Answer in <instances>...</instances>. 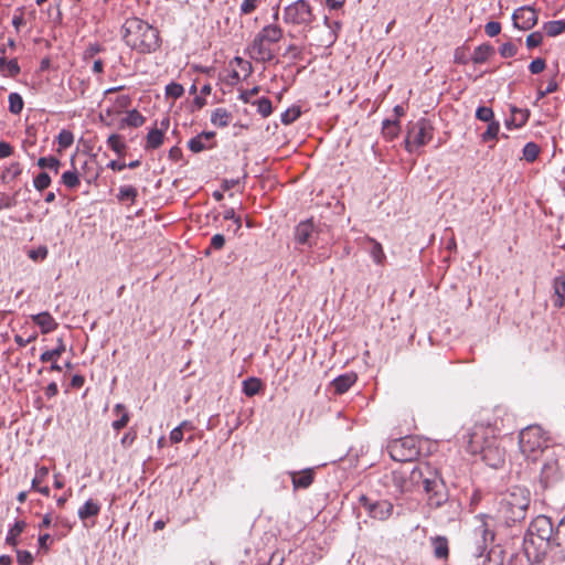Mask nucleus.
<instances>
[{
    "instance_id": "1",
    "label": "nucleus",
    "mask_w": 565,
    "mask_h": 565,
    "mask_svg": "<svg viewBox=\"0 0 565 565\" xmlns=\"http://www.w3.org/2000/svg\"><path fill=\"white\" fill-rule=\"evenodd\" d=\"M523 551L531 564L542 563L548 554L565 561V515L557 524L546 515L533 519L524 534Z\"/></svg>"
},
{
    "instance_id": "2",
    "label": "nucleus",
    "mask_w": 565,
    "mask_h": 565,
    "mask_svg": "<svg viewBox=\"0 0 565 565\" xmlns=\"http://www.w3.org/2000/svg\"><path fill=\"white\" fill-rule=\"evenodd\" d=\"M392 484L399 493L412 491V484L423 483L427 494V503L431 508H440L448 502L449 493L439 471L429 463L419 465L413 468L409 473L406 471H393Z\"/></svg>"
},
{
    "instance_id": "3",
    "label": "nucleus",
    "mask_w": 565,
    "mask_h": 565,
    "mask_svg": "<svg viewBox=\"0 0 565 565\" xmlns=\"http://www.w3.org/2000/svg\"><path fill=\"white\" fill-rule=\"evenodd\" d=\"M122 39L127 46L141 54L153 53L161 45L159 31L139 18H129L125 21Z\"/></svg>"
},
{
    "instance_id": "4",
    "label": "nucleus",
    "mask_w": 565,
    "mask_h": 565,
    "mask_svg": "<svg viewBox=\"0 0 565 565\" xmlns=\"http://www.w3.org/2000/svg\"><path fill=\"white\" fill-rule=\"evenodd\" d=\"M467 437V449L470 454H480L482 460L491 468L497 469L503 465L505 451L494 436H487L486 428L476 427Z\"/></svg>"
},
{
    "instance_id": "5",
    "label": "nucleus",
    "mask_w": 565,
    "mask_h": 565,
    "mask_svg": "<svg viewBox=\"0 0 565 565\" xmlns=\"http://www.w3.org/2000/svg\"><path fill=\"white\" fill-rule=\"evenodd\" d=\"M531 502L527 488L514 486L503 493L498 512L507 524H514L525 519Z\"/></svg>"
},
{
    "instance_id": "6",
    "label": "nucleus",
    "mask_w": 565,
    "mask_h": 565,
    "mask_svg": "<svg viewBox=\"0 0 565 565\" xmlns=\"http://www.w3.org/2000/svg\"><path fill=\"white\" fill-rule=\"evenodd\" d=\"M519 446L522 454L533 461L554 450L548 446L545 431L537 425L527 426L520 431Z\"/></svg>"
},
{
    "instance_id": "7",
    "label": "nucleus",
    "mask_w": 565,
    "mask_h": 565,
    "mask_svg": "<svg viewBox=\"0 0 565 565\" xmlns=\"http://www.w3.org/2000/svg\"><path fill=\"white\" fill-rule=\"evenodd\" d=\"M315 20L313 9L307 0H296L284 9L286 24L310 28Z\"/></svg>"
},
{
    "instance_id": "8",
    "label": "nucleus",
    "mask_w": 565,
    "mask_h": 565,
    "mask_svg": "<svg viewBox=\"0 0 565 565\" xmlns=\"http://www.w3.org/2000/svg\"><path fill=\"white\" fill-rule=\"evenodd\" d=\"M434 127L429 119L420 118L412 125L405 140L406 149L412 152L413 149L428 143L433 138Z\"/></svg>"
},
{
    "instance_id": "9",
    "label": "nucleus",
    "mask_w": 565,
    "mask_h": 565,
    "mask_svg": "<svg viewBox=\"0 0 565 565\" xmlns=\"http://www.w3.org/2000/svg\"><path fill=\"white\" fill-rule=\"evenodd\" d=\"M388 452L393 460L407 462L414 460L419 450L413 437H404L392 441L388 446Z\"/></svg>"
},
{
    "instance_id": "10",
    "label": "nucleus",
    "mask_w": 565,
    "mask_h": 565,
    "mask_svg": "<svg viewBox=\"0 0 565 565\" xmlns=\"http://www.w3.org/2000/svg\"><path fill=\"white\" fill-rule=\"evenodd\" d=\"M359 502L370 518L379 521L388 520L394 511V505L388 500H371L367 495L361 494Z\"/></svg>"
},
{
    "instance_id": "11",
    "label": "nucleus",
    "mask_w": 565,
    "mask_h": 565,
    "mask_svg": "<svg viewBox=\"0 0 565 565\" xmlns=\"http://www.w3.org/2000/svg\"><path fill=\"white\" fill-rule=\"evenodd\" d=\"M564 471L561 469L558 458L555 451L544 455V463L541 469L540 481L544 488L555 484L563 478Z\"/></svg>"
},
{
    "instance_id": "12",
    "label": "nucleus",
    "mask_w": 565,
    "mask_h": 565,
    "mask_svg": "<svg viewBox=\"0 0 565 565\" xmlns=\"http://www.w3.org/2000/svg\"><path fill=\"white\" fill-rule=\"evenodd\" d=\"M320 234L318 225L312 218L300 222L295 228V241L297 244L312 247L317 245Z\"/></svg>"
},
{
    "instance_id": "13",
    "label": "nucleus",
    "mask_w": 565,
    "mask_h": 565,
    "mask_svg": "<svg viewBox=\"0 0 565 565\" xmlns=\"http://www.w3.org/2000/svg\"><path fill=\"white\" fill-rule=\"evenodd\" d=\"M247 53L250 58L262 63L269 62L275 57L270 44L266 42L258 33L248 45Z\"/></svg>"
},
{
    "instance_id": "14",
    "label": "nucleus",
    "mask_w": 565,
    "mask_h": 565,
    "mask_svg": "<svg viewBox=\"0 0 565 565\" xmlns=\"http://www.w3.org/2000/svg\"><path fill=\"white\" fill-rule=\"evenodd\" d=\"M537 13L532 7H521L512 14L513 25L523 31L531 30L537 23Z\"/></svg>"
},
{
    "instance_id": "15",
    "label": "nucleus",
    "mask_w": 565,
    "mask_h": 565,
    "mask_svg": "<svg viewBox=\"0 0 565 565\" xmlns=\"http://www.w3.org/2000/svg\"><path fill=\"white\" fill-rule=\"evenodd\" d=\"M295 490L309 488L315 480V470L307 468L301 471L288 472Z\"/></svg>"
},
{
    "instance_id": "16",
    "label": "nucleus",
    "mask_w": 565,
    "mask_h": 565,
    "mask_svg": "<svg viewBox=\"0 0 565 565\" xmlns=\"http://www.w3.org/2000/svg\"><path fill=\"white\" fill-rule=\"evenodd\" d=\"M31 318L32 321L41 328V332L44 334L54 331L58 326L52 315L47 311L33 315Z\"/></svg>"
},
{
    "instance_id": "17",
    "label": "nucleus",
    "mask_w": 565,
    "mask_h": 565,
    "mask_svg": "<svg viewBox=\"0 0 565 565\" xmlns=\"http://www.w3.org/2000/svg\"><path fill=\"white\" fill-rule=\"evenodd\" d=\"M356 380H358L356 374L353 372H350V373H345V374H342V375H339L338 377H335L331 382V385L333 386L334 392L337 394L341 395V394H344L345 392H348L351 388V386L356 382Z\"/></svg>"
},
{
    "instance_id": "18",
    "label": "nucleus",
    "mask_w": 565,
    "mask_h": 565,
    "mask_svg": "<svg viewBox=\"0 0 565 565\" xmlns=\"http://www.w3.org/2000/svg\"><path fill=\"white\" fill-rule=\"evenodd\" d=\"M554 296L553 302L556 308H563L565 306V275L555 277L553 282Z\"/></svg>"
},
{
    "instance_id": "19",
    "label": "nucleus",
    "mask_w": 565,
    "mask_h": 565,
    "mask_svg": "<svg viewBox=\"0 0 565 565\" xmlns=\"http://www.w3.org/2000/svg\"><path fill=\"white\" fill-rule=\"evenodd\" d=\"M530 111L527 109H521L518 107L511 108V118L507 120L508 128L514 127L520 128L524 126L529 119Z\"/></svg>"
},
{
    "instance_id": "20",
    "label": "nucleus",
    "mask_w": 565,
    "mask_h": 565,
    "mask_svg": "<svg viewBox=\"0 0 565 565\" xmlns=\"http://www.w3.org/2000/svg\"><path fill=\"white\" fill-rule=\"evenodd\" d=\"M113 412H114V414H116L118 416V418L111 423V427L116 431H119L120 429H122L124 427L127 426V424L129 423L130 416H129L128 411L126 409V406L120 403L115 405Z\"/></svg>"
},
{
    "instance_id": "21",
    "label": "nucleus",
    "mask_w": 565,
    "mask_h": 565,
    "mask_svg": "<svg viewBox=\"0 0 565 565\" xmlns=\"http://www.w3.org/2000/svg\"><path fill=\"white\" fill-rule=\"evenodd\" d=\"M258 34L269 44L277 43L282 38V29L277 24L264 26Z\"/></svg>"
},
{
    "instance_id": "22",
    "label": "nucleus",
    "mask_w": 565,
    "mask_h": 565,
    "mask_svg": "<svg viewBox=\"0 0 565 565\" xmlns=\"http://www.w3.org/2000/svg\"><path fill=\"white\" fill-rule=\"evenodd\" d=\"M430 541L435 557L440 559L447 558L449 554L448 540L445 536H435Z\"/></svg>"
},
{
    "instance_id": "23",
    "label": "nucleus",
    "mask_w": 565,
    "mask_h": 565,
    "mask_svg": "<svg viewBox=\"0 0 565 565\" xmlns=\"http://www.w3.org/2000/svg\"><path fill=\"white\" fill-rule=\"evenodd\" d=\"M66 350L65 343L62 338H58L56 340V348H52V350H47L43 352L40 356V360L43 363L51 362V361H57V359L64 353Z\"/></svg>"
},
{
    "instance_id": "24",
    "label": "nucleus",
    "mask_w": 565,
    "mask_h": 565,
    "mask_svg": "<svg viewBox=\"0 0 565 565\" xmlns=\"http://www.w3.org/2000/svg\"><path fill=\"white\" fill-rule=\"evenodd\" d=\"M494 53V49L490 44H481L475 49L471 61L475 64H482Z\"/></svg>"
},
{
    "instance_id": "25",
    "label": "nucleus",
    "mask_w": 565,
    "mask_h": 565,
    "mask_svg": "<svg viewBox=\"0 0 565 565\" xmlns=\"http://www.w3.org/2000/svg\"><path fill=\"white\" fill-rule=\"evenodd\" d=\"M100 511L98 502L89 499L78 509V518L85 521L88 518L96 516Z\"/></svg>"
},
{
    "instance_id": "26",
    "label": "nucleus",
    "mask_w": 565,
    "mask_h": 565,
    "mask_svg": "<svg viewBox=\"0 0 565 565\" xmlns=\"http://www.w3.org/2000/svg\"><path fill=\"white\" fill-rule=\"evenodd\" d=\"M21 68L15 58L7 61L6 56L0 57V72L4 76L15 77Z\"/></svg>"
},
{
    "instance_id": "27",
    "label": "nucleus",
    "mask_w": 565,
    "mask_h": 565,
    "mask_svg": "<svg viewBox=\"0 0 565 565\" xmlns=\"http://www.w3.org/2000/svg\"><path fill=\"white\" fill-rule=\"evenodd\" d=\"M232 119L231 113L225 108H216L211 115V122L216 127H226Z\"/></svg>"
},
{
    "instance_id": "28",
    "label": "nucleus",
    "mask_w": 565,
    "mask_h": 565,
    "mask_svg": "<svg viewBox=\"0 0 565 565\" xmlns=\"http://www.w3.org/2000/svg\"><path fill=\"white\" fill-rule=\"evenodd\" d=\"M26 523L22 520L17 521L8 531L6 543L12 547L18 544V536L25 530Z\"/></svg>"
},
{
    "instance_id": "29",
    "label": "nucleus",
    "mask_w": 565,
    "mask_h": 565,
    "mask_svg": "<svg viewBox=\"0 0 565 565\" xmlns=\"http://www.w3.org/2000/svg\"><path fill=\"white\" fill-rule=\"evenodd\" d=\"M145 122V117L137 110H130L128 111L127 116L121 120L120 128L124 127H132L138 128L142 126Z\"/></svg>"
},
{
    "instance_id": "30",
    "label": "nucleus",
    "mask_w": 565,
    "mask_h": 565,
    "mask_svg": "<svg viewBox=\"0 0 565 565\" xmlns=\"http://www.w3.org/2000/svg\"><path fill=\"white\" fill-rule=\"evenodd\" d=\"M263 383L257 377H248L245 381H243V393L248 396H255L258 394L262 390Z\"/></svg>"
},
{
    "instance_id": "31",
    "label": "nucleus",
    "mask_w": 565,
    "mask_h": 565,
    "mask_svg": "<svg viewBox=\"0 0 565 565\" xmlns=\"http://www.w3.org/2000/svg\"><path fill=\"white\" fill-rule=\"evenodd\" d=\"M163 142L162 129H152L147 135V149H157Z\"/></svg>"
},
{
    "instance_id": "32",
    "label": "nucleus",
    "mask_w": 565,
    "mask_h": 565,
    "mask_svg": "<svg viewBox=\"0 0 565 565\" xmlns=\"http://www.w3.org/2000/svg\"><path fill=\"white\" fill-rule=\"evenodd\" d=\"M61 182L68 189H76L81 184V180L76 170L65 171L61 177Z\"/></svg>"
},
{
    "instance_id": "33",
    "label": "nucleus",
    "mask_w": 565,
    "mask_h": 565,
    "mask_svg": "<svg viewBox=\"0 0 565 565\" xmlns=\"http://www.w3.org/2000/svg\"><path fill=\"white\" fill-rule=\"evenodd\" d=\"M544 30L548 36H557L565 31V20L548 21L544 24Z\"/></svg>"
},
{
    "instance_id": "34",
    "label": "nucleus",
    "mask_w": 565,
    "mask_h": 565,
    "mask_svg": "<svg viewBox=\"0 0 565 565\" xmlns=\"http://www.w3.org/2000/svg\"><path fill=\"white\" fill-rule=\"evenodd\" d=\"M38 166L41 169L52 170L54 173L57 174L58 170H60V167H61V161L57 158L53 157V156L41 157L38 160Z\"/></svg>"
},
{
    "instance_id": "35",
    "label": "nucleus",
    "mask_w": 565,
    "mask_h": 565,
    "mask_svg": "<svg viewBox=\"0 0 565 565\" xmlns=\"http://www.w3.org/2000/svg\"><path fill=\"white\" fill-rule=\"evenodd\" d=\"M131 104V98L128 95L118 96L115 100L114 108H108L105 110L106 116H111L115 113H120L121 110L129 107Z\"/></svg>"
},
{
    "instance_id": "36",
    "label": "nucleus",
    "mask_w": 565,
    "mask_h": 565,
    "mask_svg": "<svg viewBox=\"0 0 565 565\" xmlns=\"http://www.w3.org/2000/svg\"><path fill=\"white\" fill-rule=\"evenodd\" d=\"M107 145L113 151H115L119 156H121L126 150V145L122 141L121 136L117 134H113L108 137Z\"/></svg>"
},
{
    "instance_id": "37",
    "label": "nucleus",
    "mask_w": 565,
    "mask_h": 565,
    "mask_svg": "<svg viewBox=\"0 0 565 565\" xmlns=\"http://www.w3.org/2000/svg\"><path fill=\"white\" fill-rule=\"evenodd\" d=\"M137 195L138 191L136 188L131 185H124L119 188L117 199L121 202L130 201L131 203H134L136 201Z\"/></svg>"
},
{
    "instance_id": "38",
    "label": "nucleus",
    "mask_w": 565,
    "mask_h": 565,
    "mask_svg": "<svg viewBox=\"0 0 565 565\" xmlns=\"http://www.w3.org/2000/svg\"><path fill=\"white\" fill-rule=\"evenodd\" d=\"M369 241L371 243L370 254L373 260L376 264L382 265L385 259V254L382 245L373 238H370Z\"/></svg>"
},
{
    "instance_id": "39",
    "label": "nucleus",
    "mask_w": 565,
    "mask_h": 565,
    "mask_svg": "<svg viewBox=\"0 0 565 565\" xmlns=\"http://www.w3.org/2000/svg\"><path fill=\"white\" fill-rule=\"evenodd\" d=\"M9 110L13 115H19L23 109V99L20 94L11 93L8 97Z\"/></svg>"
},
{
    "instance_id": "40",
    "label": "nucleus",
    "mask_w": 565,
    "mask_h": 565,
    "mask_svg": "<svg viewBox=\"0 0 565 565\" xmlns=\"http://www.w3.org/2000/svg\"><path fill=\"white\" fill-rule=\"evenodd\" d=\"M540 147L535 142H527L523 148V159L527 162H533L537 159Z\"/></svg>"
},
{
    "instance_id": "41",
    "label": "nucleus",
    "mask_w": 565,
    "mask_h": 565,
    "mask_svg": "<svg viewBox=\"0 0 565 565\" xmlns=\"http://www.w3.org/2000/svg\"><path fill=\"white\" fill-rule=\"evenodd\" d=\"M214 146H215L214 142H212L211 145H205L203 142V139L199 135L195 136L194 138L190 139L188 142L189 149L194 153H199L205 149L213 148Z\"/></svg>"
},
{
    "instance_id": "42",
    "label": "nucleus",
    "mask_w": 565,
    "mask_h": 565,
    "mask_svg": "<svg viewBox=\"0 0 565 565\" xmlns=\"http://www.w3.org/2000/svg\"><path fill=\"white\" fill-rule=\"evenodd\" d=\"M499 130H500L499 121H494V120L489 121L487 130L481 136L482 141L487 142V141L497 139Z\"/></svg>"
},
{
    "instance_id": "43",
    "label": "nucleus",
    "mask_w": 565,
    "mask_h": 565,
    "mask_svg": "<svg viewBox=\"0 0 565 565\" xmlns=\"http://www.w3.org/2000/svg\"><path fill=\"white\" fill-rule=\"evenodd\" d=\"M253 104L257 106V111L263 117H268L273 111L271 102L267 97H262L257 102H254Z\"/></svg>"
},
{
    "instance_id": "44",
    "label": "nucleus",
    "mask_w": 565,
    "mask_h": 565,
    "mask_svg": "<svg viewBox=\"0 0 565 565\" xmlns=\"http://www.w3.org/2000/svg\"><path fill=\"white\" fill-rule=\"evenodd\" d=\"M301 115L299 107H291L281 114V122L285 125H290L296 121Z\"/></svg>"
},
{
    "instance_id": "45",
    "label": "nucleus",
    "mask_w": 565,
    "mask_h": 565,
    "mask_svg": "<svg viewBox=\"0 0 565 565\" xmlns=\"http://www.w3.org/2000/svg\"><path fill=\"white\" fill-rule=\"evenodd\" d=\"M57 142L60 148L66 149L71 147L74 142V136L73 132L66 129H63L60 131L57 136Z\"/></svg>"
},
{
    "instance_id": "46",
    "label": "nucleus",
    "mask_w": 565,
    "mask_h": 565,
    "mask_svg": "<svg viewBox=\"0 0 565 565\" xmlns=\"http://www.w3.org/2000/svg\"><path fill=\"white\" fill-rule=\"evenodd\" d=\"M51 184V177L46 172L39 173L34 180L33 185L38 191H43Z\"/></svg>"
},
{
    "instance_id": "47",
    "label": "nucleus",
    "mask_w": 565,
    "mask_h": 565,
    "mask_svg": "<svg viewBox=\"0 0 565 565\" xmlns=\"http://www.w3.org/2000/svg\"><path fill=\"white\" fill-rule=\"evenodd\" d=\"M398 122L397 120L386 119L383 121V134L390 138H394L398 134Z\"/></svg>"
},
{
    "instance_id": "48",
    "label": "nucleus",
    "mask_w": 565,
    "mask_h": 565,
    "mask_svg": "<svg viewBox=\"0 0 565 565\" xmlns=\"http://www.w3.org/2000/svg\"><path fill=\"white\" fill-rule=\"evenodd\" d=\"M476 118L484 122L492 121L493 110L490 107L480 106L476 110Z\"/></svg>"
},
{
    "instance_id": "49",
    "label": "nucleus",
    "mask_w": 565,
    "mask_h": 565,
    "mask_svg": "<svg viewBox=\"0 0 565 565\" xmlns=\"http://www.w3.org/2000/svg\"><path fill=\"white\" fill-rule=\"evenodd\" d=\"M184 93L183 86L178 83H170L166 86V94L174 99L181 97Z\"/></svg>"
},
{
    "instance_id": "50",
    "label": "nucleus",
    "mask_w": 565,
    "mask_h": 565,
    "mask_svg": "<svg viewBox=\"0 0 565 565\" xmlns=\"http://www.w3.org/2000/svg\"><path fill=\"white\" fill-rule=\"evenodd\" d=\"M499 52L502 57L508 58L514 56L518 53V47L513 43L507 42L500 46Z\"/></svg>"
},
{
    "instance_id": "51",
    "label": "nucleus",
    "mask_w": 565,
    "mask_h": 565,
    "mask_svg": "<svg viewBox=\"0 0 565 565\" xmlns=\"http://www.w3.org/2000/svg\"><path fill=\"white\" fill-rule=\"evenodd\" d=\"M224 220H232L234 222V233H237L242 227V220L235 215L234 209H227L223 215Z\"/></svg>"
},
{
    "instance_id": "52",
    "label": "nucleus",
    "mask_w": 565,
    "mask_h": 565,
    "mask_svg": "<svg viewBox=\"0 0 565 565\" xmlns=\"http://www.w3.org/2000/svg\"><path fill=\"white\" fill-rule=\"evenodd\" d=\"M188 426H189V423L183 422L180 426L172 429V431L170 433V440L173 444L180 443L183 439V428H185Z\"/></svg>"
},
{
    "instance_id": "53",
    "label": "nucleus",
    "mask_w": 565,
    "mask_h": 565,
    "mask_svg": "<svg viewBox=\"0 0 565 565\" xmlns=\"http://www.w3.org/2000/svg\"><path fill=\"white\" fill-rule=\"evenodd\" d=\"M542 41H543L542 33L533 32L527 35L525 43L529 49H534V47H537L539 45H541Z\"/></svg>"
},
{
    "instance_id": "54",
    "label": "nucleus",
    "mask_w": 565,
    "mask_h": 565,
    "mask_svg": "<svg viewBox=\"0 0 565 565\" xmlns=\"http://www.w3.org/2000/svg\"><path fill=\"white\" fill-rule=\"evenodd\" d=\"M17 561L20 565H31L34 558L29 551L17 550Z\"/></svg>"
},
{
    "instance_id": "55",
    "label": "nucleus",
    "mask_w": 565,
    "mask_h": 565,
    "mask_svg": "<svg viewBox=\"0 0 565 565\" xmlns=\"http://www.w3.org/2000/svg\"><path fill=\"white\" fill-rule=\"evenodd\" d=\"M454 61L457 64H467L470 61L465 47H457L455 50Z\"/></svg>"
},
{
    "instance_id": "56",
    "label": "nucleus",
    "mask_w": 565,
    "mask_h": 565,
    "mask_svg": "<svg viewBox=\"0 0 565 565\" xmlns=\"http://www.w3.org/2000/svg\"><path fill=\"white\" fill-rule=\"evenodd\" d=\"M476 535H480L482 537L483 543L486 544L488 541H493V533L489 531L486 524H481L475 530Z\"/></svg>"
},
{
    "instance_id": "57",
    "label": "nucleus",
    "mask_w": 565,
    "mask_h": 565,
    "mask_svg": "<svg viewBox=\"0 0 565 565\" xmlns=\"http://www.w3.org/2000/svg\"><path fill=\"white\" fill-rule=\"evenodd\" d=\"M484 32L488 36H497L501 32V24L495 21H490L484 26Z\"/></svg>"
},
{
    "instance_id": "58",
    "label": "nucleus",
    "mask_w": 565,
    "mask_h": 565,
    "mask_svg": "<svg viewBox=\"0 0 565 565\" xmlns=\"http://www.w3.org/2000/svg\"><path fill=\"white\" fill-rule=\"evenodd\" d=\"M545 66H546L545 60L539 57V58L533 60L530 63L529 70L532 74H540L541 72L544 71Z\"/></svg>"
},
{
    "instance_id": "59",
    "label": "nucleus",
    "mask_w": 565,
    "mask_h": 565,
    "mask_svg": "<svg viewBox=\"0 0 565 565\" xmlns=\"http://www.w3.org/2000/svg\"><path fill=\"white\" fill-rule=\"evenodd\" d=\"M136 438H137V433H136V430L130 429L129 431H127V433L122 436V438H121V440H120V444H121V446H122L124 448H129L130 446H132V444L135 443Z\"/></svg>"
},
{
    "instance_id": "60",
    "label": "nucleus",
    "mask_w": 565,
    "mask_h": 565,
    "mask_svg": "<svg viewBox=\"0 0 565 565\" xmlns=\"http://www.w3.org/2000/svg\"><path fill=\"white\" fill-rule=\"evenodd\" d=\"M49 475V468L46 467H40L36 472L35 477L32 480V489H35L39 483Z\"/></svg>"
},
{
    "instance_id": "61",
    "label": "nucleus",
    "mask_w": 565,
    "mask_h": 565,
    "mask_svg": "<svg viewBox=\"0 0 565 565\" xmlns=\"http://www.w3.org/2000/svg\"><path fill=\"white\" fill-rule=\"evenodd\" d=\"M257 8V0H244L241 4V12L249 14Z\"/></svg>"
},
{
    "instance_id": "62",
    "label": "nucleus",
    "mask_w": 565,
    "mask_h": 565,
    "mask_svg": "<svg viewBox=\"0 0 565 565\" xmlns=\"http://www.w3.org/2000/svg\"><path fill=\"white\" fill-rule=\"evenodd\" d=\"M21 167L18 162L12 163L9 168H7L3 178L10 177L11 179L17 178L21 173Z\"/></svg>"
},
{
    "instance_id": "63",
    "label": "nucleus",
    "mask_w": 565,
    "mask_h": 565,
    "mask_svg": "<svg viewBox=\"0 0 565 565\" xmlns=\"http://www.w3.org/2000/svg\"><path fill=\"white\" fill-rule=\"evenodd\" d=\"M225 245V238L222 234H215L211 238V247L214 249H222Z\"/></svg>"
},
{
    "instance_id": "64",
    "label": "nucleus",
    "mask_w": 565,
    "mask_h": 565,
    "mask_svg": "<svg viewBox=\"0 0 565 565\" xmlns=\"http://www.w3.org/2000/svg\"><path fill=\"white\" fill-rule=\"evenodd\" d=\"M330 257V253L328 250H323L322 253H319L317 256L313 254L308 256V263L317 264L321 263L324 259H328Z\"/></svg>"
}]
</instances>
